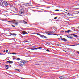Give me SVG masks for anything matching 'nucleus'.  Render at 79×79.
Here are the masks:
<instances>
[{
  "instance_id": "f257e3e1",
  "label": "nucleus",
  "mask_w": 79,
  "mask_h": 79,
  "mask_svg": "<svg viewBox=\"0 0 79 79\" xmlns=\"http://www.w3.org/2000/svg\"><path fill=\"white\" fill-rule=\"evenodd\" d=\"M24 9H21L20 10L19 13L21 14H23V13H24Z\"/></svg>"
},
{
  "instance_id": "f03ea898",
  "label": "nucleus",
  "mask_w": 79,
  "mask_h": 79,
  "mask_svg": "<svg viewBox=\"0 0 79 79\" xmlns=\"http://www.w3.org/2000/svg\"><path fill=\"white\" fill-rule=\"evenodd\" d=\"M3 3L4 5H5V6H7V5H8V3L7 2L4 1Z\"/></svg>"
},
{
  "instance_id": "7ed1b4c3",
  "label": "nucleus",
  "mask_w": 79,
  "mask_h": 79,
  "mask_svg": "<svg viewBox=\"0 0 79 79\" xmlns=\"http://www.w3.org/2000/svg\"><path fill=\"white\" fill-rule=\"evenodd\" d=\"M6 63H9V64H13V61H11L10 60H9L8 61H7V62H6Z\"/></svg>"
},
{
  "instance_id": "20e7f679",
  "label": "nucleus",
  "mask_w": 79,
  "mask_h": 79,
  "mask_svg": "<svg viewBox=\"0 0 79 79\" xmlns=\"http://www.w3.org/2000/svg\"><path fill=\"white\" fill-rule=\"evenodd\" d=\"M10 8H11L12 9H15V6L11 5L10 6Z\"/></svg>"
},
{
  "instance_id": "39448f33",
  "label": "nucleus",
  "mask_w": 79,
  "mask_h": 79,
  "mask_svg": "<svg viewBox=\"0 0 79 79\" xmlns=\"http://www.w3.org/2000/svg\"><path fill=\"white\" fill-rule=\"evenodd\" d=\"M61 40H62V41H64V42H66L67 41V40L65 38L61 39Z\"/></svg>"
},
{
  "instance_id": "423d86ee",
  "label": "nucleus",
  "mask_w": 79,
  "mask_h": 79,
  "mask_svg": "<svg viewBox=\"0 0 79 79\" xmlns=\"http://www.w3.org/2000/svg\"><path fill=\"white\" fill-rule=\"evenodd\" d=\"M20 62L21 63H23V64H25V60H23L20 61Z\"/></svg>"
},
{
  "instance_id": "0eeeda50",
  "label": "nucleus",
  "mask_w": 79,
  "mask_h": 79,
  "mask_svg": "<svg viewBox=\"0 0 79 79\" xmlns=\"http://www.w3.org/2000/svg\"><path fill=\"white\" fill-rule=\"evenodd\" d=\"M23 3V6H27V3Z\"/></svg>"
},
{
  "instance_id": "6e6552de",
  "label": "nucleus",
  "mask_w": 79,
  "mask_h": 79,
  "mask_svg": "<svg viewBox=\"0 0 79 79\" xmlns=\"http://www.w3.org/2000/svg\"><path fill=\"white\" fill-rule=\"evenodd\" d=\"M70 31L71 30H69L67 31H65V32H66V33H69Z\"/></svg>"
},
{
  "instance_id": "1a4fd4ad",
  "label": "nucleus",
  "mask_w": 79,
  "mask_h": 79,
  "mask_svg": "<svg viewBox=\"0 0 79 79\" xmlns=\"http://www.w3.org/2000/svg\"><path fill=\"white\" fill-rule=\"evenodd\" d=\"M41 37H42V38H43L44 39V38H45V39H47V37H46V36H45L44 35H41Z\"/></svg>"
},
{
  "instance_id": "9d476101",
  "label": "nucleus",
  "mask_w": 79,
  "mask_h": 79,
  "mask_svg": "<svg viewBox=\"0 0 79 79\" xmlns=\"http://www.w3.org/2000/svg\"><path fill=\"white\" fill-rule=\"evenodd\" d=\"M22 33L23 35H24V34H28V33H27V32H26V31H23L22 32Z\"/></svg>"
},
{
  "instance_id": "9b49d317",
  "label": "nucleus",
  "mask_w": 79,
  "mask_h": 79,
  "mask_svg": "<svg viewBox=\"0 0 79 79\" xmlns=\"http://www.w3.org/2000/svg\"><path fill=\"white\" fill-rule=\"evenodd\" d=\"M14 69L15 70H16L17 71H19V72H20L21 71L20 69Z\"/></svg>"
},
{
  "instance_id": "f8f14e48",
  "label": "nucleus",
  "mask_w": 79,
  "mask_h": 79,
  "mask_svg": "<svg viewBox=\"0 0 79 79\" xmlns=\"http://www.w3.org/2000/svg\"><path fill=\"white\" fill-rule=\"evenodd\" d=\"M60 79H63V78L65 79L66 78H65V77L64 76H62L60 77Z\"/></svg>"
},
{
  "instance_id": "ddd939ff",
  "label": "nucleus",
  "mask_w": 79,
  "mask_h": 79,
  "mask_svg": "<svg viewBox=\"0 0 79 79\" xmlns=\"http://www.w3.org/2000/svg\"><path fill=\"white\" fill-rule=\"evenodd\" d=\"M68 16H73V15H72V14H71V13H68Z\"/></svg>"
},
{
  "instance_id": "4468645a",
  "label": "nucleus",
  "mask_w": 79,
  "mask_h": 79,
  "mask_svg": "<svg viewBox=\"0 0 79 79\" xmlns=\"http://www.w3.org/2000/svg\"><path fill=\"white\" fill-rule=\"evenodd\" d=\"M36 34L38 35H39L40 36V37H41V35H40V34L38 33H36Z\"/></svg>"
},
{
  "instance_id": "2eb2a0df",
  "label": "nucleus",
  "mask_w": 79,
  "mask_h": 79,
  "mask_svg": "<svg viewBox=\"0 0 79 79\" xmlns=\"http://www.w3.org/2000/svg\"><path fill=\"white\" fill-rule=\"evenodd\" d=\"M73 36L75 37H76V38H77V36L76 35L74 34Z\"/></svg>"
},
{
  "instance_id": "dca6fc26",
  "label": "nucleus",
  "mask_w": 79,
  "mask_h": 79,
  "mask_svg": "<svg viewBox=\"0 0 79 79\" xmlns=\"http://www.w3.org/2000/svg\"><path fill=\"white\" fill-rule=\"evenodd\" d=\"M54 11H60V10L56 9V10H54Z\"/></svg>"
},
{
  "instance_id": "f3484780",
  "label": "nucleus",
  "mask_w": 79,
  "mask_h": 79,
  "mask_svg": "<svg viewBox=\"0 0 79 79\" xmlns=\"http://www.w3.org/2000/svg\"><path fill=\"white\" fill-rule=\"evenodd\" d=\"M23 21L24 22V24H27V22L24 21V20H23Z\"/></svg>"
},
{
  "instance_id": "a211bd4d",
  "label": "nucleus",
  "mask_w": 79,
  "mask_h": 79,
  "mask_svg": "<svg viewBox=\"0 0 79 79\" xmlns=\"http://www.w3.org/2000/svg\"><path fill=\"white\" fill-rule=\"evenodd\" d=\"M28 62H29V61H28L27 60H26V61L25 60V64H26V63H28Z\"/></svg>"
},
{
  "instance_id": "6ab92c4d",
  "label": "nucleus",
  "mask_w": 79,
  "mask_h": 79,
  "mask_svg": "<svg viewBox=\"0 0 79 79\" xmlns=\"http://www.w3.org/2000/svg\"><path fill=\"white\" fill-rule=\"evenodd\" d=\"M19 64V66H23V64H22L21 63Z\"/></svg>"
},
{
  "instance_id": "aec40b11",
  "label": "nucleus",
  "mask_w": 79,
  "mask_h": 79,
  "mask_svg": "<svg viewBox=\"0 0 79 79\" xmlns=\"http://www.w3.org/2000/svg\"><path fill=\"white\" fill-rule=\"evenodd\" d=\"M58 18V17H56L54 18V19H56Z\"/></svg>"
},
{
  "instance_id": "412c9836",
  "label": "nucleus",
  "mask_w": 79,
  "mask_h": 79,
  "mask_svg": "<svg viewBox=\"0 0 79 79\" xmlns=\"http://www.w3.org/2000/svg\"><path fill=\"white\" fill-rule=\"evenodd\" d=\"M12 54L13 55H17V53H12Z\"/></svg>"
},
{
  "instance_id": "4be33fe9",
  "label": "nucleus",
  "mask_w": 79,
  "mask_h": 79,
  "mask_svg": "<svg viewBox=\"0 0 79 79\" xmlns=\"http://www.w3.org/2000/svg\"><path fill=\"white\" fill-rule=\"evenodd\" d=\"M15 24H16V25H18V22H16L15 23Z\"/></svg>"
},
{
  "instance_id": "5701e85b",
  "label": "nucleus",
  "mask_w": 79,
  "mask_h": 79,
  "mask_svg": "<svg viewBox=\"0 0 79 79\" xmlns=\"http://www.w3.org/2000/svg\"><path fill=\"white\" fill-rule=\"evenodd\" d=\"M66 37H68V38H70V37L69 35H67L66 36Z\"/></svg>"
},
{
  "instance_id": "b1692460",
  "label": "nucleus",
  "mask_w": 79,
  "mask_h": 79,
  "mask_svg": "<svg viewBox=\"0 0 79 79\" xmlns=\"http://www.w3.org/2000/svg\"><path fill=\"white\" fill-rule=\"evenodd\" d=\"M70 46L71 47H74V46H75V45H70Z\"/></svg>"
},
{
  "instance_id": "393cba45",
  "label": "nucleus",
  "mask_w": 79,
  "mask_h": 79,
  "mask_svg": "<svg viewBox=\"0 0 79 79\" xmlns=\"http://www.w3.org/2000/svg\"><path fill=\"white\" fill-rule=\"evenodd\" d=\"M16 60H17L19 61L20 60V58H18L17 59H16Z\"/></svg>"
},
{
  "instance_id": "a878e982",
  "label": "nucleus",
  "mask_w": 79,
  "mask_h": 79,
  "mask_svg": "<svg viewBox=\"0 0 79 79\" xmlns=\"http://www.w3.org/2000/svg\"><path fill=\"white\" fill-rule=\"evenodd\" d=\"M53 35H57V36H58V35H56V34H54Z\"/></svg>"
},
{
  "instance_id": "bb28decb",
  "label": "nucleus",
  "mask_w": 79,
  "mask_h": 79,
  "mask_svg": "<svg viewBox=\"0 0 79 79\" xmlns=\"http://www.w3.org/2000/svg\"><path fill=\"white\" fill-rule=\"evenodd\" d=\"M39 49H41L42 48L41 47H40L38 48Z\"/></svg>"
},
{
  "instance_id": "cd10ccee",
  "label": "nucleus",
  "mask_w": 79,
  "mask_h": 79,
  "mask_svg": "<svg viewBox=\"0 0 79 79\" xmlns=\"http://www.w3.org/2000/svg\"><path fill=\"white\" fill-rule=\"evenodd\" d=\"M75 6H78L79 7V4Z\"/></svg>"
},
{
  "instance_id": "c85d7f7f",
  "label": "nucleus",
  "mask_w": 79,
  "mask_h": 79,
  "mask_svg": "<svg viewBox=\"0 0 79 79\" xmlns=\"http://www.w3.org/2000/svg\"><path fill=\"white\" fill-rule=\"evenodd\" d=\"M8 66H9L8 65H6V67H8Z\"/></svg>"
},
{
  "instance_id": "c756f323",
  "label": "nucleus",
  "mask_w": 79,
  "mask_h": 79,
  "mask_svg": "<svg viewBox=\"0 0 79 79\" xmlns=\"http://www.w3.org/2000/svg\"><path fill=\"white\" fill-rule=\"evenodd\" d=\"M2 2L1 1H0V5H2Z\"/></svg>"
},
{
  "instance_id": "7c9ffc66",
  "label": "nucleus",
  "mask_w": 79,
  "mask_h": 79,
  "mask_svg": "<svg viewBox=\"0 0 79 79\" xmlns=\"http://www.w3.org/2000/svg\"><path fill=\"white\" fill-rule=\"evenodd\" d=\"M47 34L48 35H52V34L50 33H48Z\"/></svg>"
},
{
  "instance_id": "2f4dec72",
  "label": "nucleus",
  "mask_w": 79,
  "mask_h": 79,
  "mask_svg": "<svg viewBox=\"0 0 79 79\" xmlns=\"http://www.w3.org/2000/svg\"><path fill=\"white\" fill-rule=\"evenodd\" d=\"M63 10H64V11L65 12V11H67V10H65V9H63Z\"/></svg>"
},
{
  "instance_id": "473e14b6",
  "label": "nucleus",
  "mask_w": 79,
  "mask_h": 79,
  "mask_svg": "<svg viewBox=\"0 0 79 79\" xmlns=\"http://www.w3.org/2000/svg\"><path fill=\"white\" fill-rule=\"evenodd\" d=\"M6 52H8V50H6Z\"/></svg>"
},
{
  "instance_id": "72a5a7b5",
  "label": "nucleus",
  "mask_w": 79,
  "mask_h": 79,
  "mask_svg": "<svg viewBox=\"0 0 79 79\" xmlns=\"http://www.w3.org/2000/svg\"><path fill=\"white\" fill-rule=\"evenodd\" d=\"M74 34H72L70 35H73L74 36Z\"/></svg>"
},
{
  "instance_id": "f704fd0d",
  "label": "nucleus",
  "mask_w": 79,
  "mask_h": 79,
  "mask_svg": "<svg viewBox=\"0 0 79 79\" xmlns=\"http://www.w3.org/2000/svg\"><path fill=\"white\" fill-rule=\"evenodd\" d=\"M11 26H12L13 27H15V26L13 25H11Z\"/></svg>"
},
{
  "instance_id": "c9c22d12",
  "label": "nucleus",
  "mask_w": 79,
  "mask_h": 79,
  "mask_svg": "<svg viewBox=\"0 0 79 79\" xmlns=\"http://www.w3.org/2000/svg\"><path fill=\"white\" fill-rule=\"evenodd\" d=\"M29 42V41H25V42Z\"/></svg>"
},
{
  "instance_id": "e433bc0d",
  "label": "nucleus",
  "mask_w": 79,
  "mask_h": 79,
  "mask_svg": "<svg viewBox=\"0 0 79 79\" xmlns=\"http://www.w3.org/2000/svg\"><path fill=\"white\" fill-rule=\"evenodd\" d=\"M13 34V35H16V34L14 33Z\"/></svg>"
},
{
  "instance_id": "4c0bfd02",
  "label": "nucleus",
  "mask_w": 79,
  "mask_h": 79,
  "mask_svg": "<svg viewBox=\"0 0 79 79\" xmlns=\"http://www.w3.org/2000/svg\"><path fill=\"white\" fill-rule=\"evenodd\" d=\"M46 51H47V52H49V50L47 49V50H46Z\"/></svg>"
},
{
  "instance_id": "58836bf2",
  "label": "nucleus",
  "mask_w": 79,
  "mask_h": 79,
  "mask_svg": "<svg viewBox=\"0 0 79 79\" xmlns=\"http://www.w3.org/2000/svg\"><path fill=\"white\" fill-rule=\"evenodd\" d=\"M47 44L48 45H50V44H49V43H47Z\"/></svg>"
},
{
  "instance_id": "ea45409f",
  "label": "nucleus",
  "mask_w": 79,
  "mask_h": 79,
  "mask_svg": "<svg viewBox=\"0 0 79 79\" xmlns=\"http://www.w3.org/2000/svg\"><path fill=\"white\" fill-rule=\"evenodd\" d=\"M30 6H32L33 5H30Z\"/></svg>"
},
{
  "instance_id": "a19ab883",
  "label": "nucleus",
  "mask_w": 79,
  "mask_h": 79,
  "mask_svg": "<svg viewBox=\"0 0 79 79\" xmlns=\"http://www.w3.org/2000/svg\"><path fill=\"white\" fill-rule=\"evenodd\" d=\"M3 52H5V50L3 51Z\"/></svg>"
},
{
  "instance_id": "79ce46f5",
  "label": "nucleus",
  "mask_w": 79,
  "mask_h": 79,
  "mask_svg": "<svg viewBox=\"0 0 79 79\" xmlns=\"http://www.w3.org/2000/svg\"><path fill=\"white\" fill-rule=\"evenodd\" d=\"M33 34H35V33H33Z\"/></svg>"
},
{
  "instance_id": "37998d69",
  "label": "nucleus",
  "mask_w": 79,
  "mask_h": 79,
  "mask_svg": "<svg viewBox=\"0 0 79 79\" xmlns=\"http://www.w3.org/2000/svg\"><path fill=\"white\" fill-rule=\"evenodd\" d=\"M8 22H11L10 21H8Z\"/></svg>"
},
{
  "instance_id": "c03bdc74",
  "label": "nucleus",
  "mask_w": 79,
  "mask_h": 79,
  "mask_svg": "<svg viewBox=\"0 0 79 79\" xmlns=\"http://www.w3.org/2000/svg\"><path fill=\"white\" fill-rule=\"evenodd\" d=\"M31 50H34V49H31Z\"/></svg>"
},
{
  "instance_id": "a18cd8bd",
  "label": "nucleus",
  "mask_w": 79,
  "mask_h": 79,
  "mask_svg": "<svg viewBox=\"0 0 79 79\" xmlns=\"http://www.w3.org/2000/svg\"><path fill=\"white\" fill-rule=\"evenodd\" d=\"M78 54H79V52H78Z\"/></svg>"
},
{
  "instance_id": "49530a36",
  "label": "nucleus",
  "mask_w": 79,
  "mask_h": 79,
  "mask_svg": "<svg viewBox=\"0 0 79 79\" xmlns=\"http://www.w3.org/2000/svg\"><path fill=\"white\" fill-rule=\"evenodd\" d=\"M0 13H1V10H0Z\"/></svg>"
},
{
  "instance_id": "de8ad7c7",
  "label": "nucleus",
  "mask_w": 79,
  "mask_h": 79,
  "mask_svg": "<svg viewBox=\"0 0 79 79\" xmlns=\"http://www.w3.org/2000/svg\"><path fill=\"white\" fill-rule=\"evenodd\" d=\"M0 55H2V53H0Z\"/></svg>"
},
{
  "instance_id": "09e8293b",
  "label": "nucleus",
  "mask_w": 79,
  "mask_h": 79,
  "mask_svg": "<svg viewBox=\"0 0 79 79\" xmlns=\"http://www.w3.org/2000/svg\"><path fill=\"white\" fill-rule=\"evenodd\" d=\"M62 32H64V31H62Z\"/></svg>"
},
{
  "instance_id": "8fccbe9b",
  "label": "nucleus",
  "mask_w": 79,
  "mask_h": 79,
  "mask_svg": "<svg viewBox=\"0 0 79 79\" xmlns=\"http://www.w3.org/2000/svg\"><path fill=\"white\" fill-rule=\"evenodd\" d=\"M60 38H62V37L61 36H60Z\"/></svg>"
},
{
  "instance_id": "3c124183",
  "label": "nucleus",
  "mask_w": 79,
  "mask_h": 79,
  "mask_svg": "<svg viewBox=\"0 0 79 79\" xmlns=\"http://www.w3.org/2000/svg\"><path fill=\"white\" fill-rule=\"evenodd\" d=\"M78 13H79V11L78 12Z\"/></svg>"
},
{
  "instance_id": "603ef678",
  "label": "nucleus",
  "mask_w": 79,
  "mask_h": 79,
  "mask_svg": "<svg viewBox=\"0 0 79 79\" xmlns=\"http://www.w3.org/2000/svg\"><path fill=\"white\" fill-rule=\"evenodd\" d=\"M64 51L65 52H66V51H64Z\"/></svg>"
},
{
  "instance_id": "864d4df0",
  "label": "nucleus",
  "mask_w": 79,
  "mask_h": 79,
  "mask_svg": "<svg viewBox=\"0 0 79 79\" xmlns=\"http://www.w3.org/2000/svg\"><path fill=\"white\" fill-rule=\"evenodd\" d=\"M71 18V17H69V18Z\"/></svg>"
},
{
  "instance_id": "5fc2aeb1",
  "label": "nucleus",
  "mask_w": 79,
  "mask_h": 79,
  "mask_svg": "<svg viewBox=\"0 0 79 79\" xmlns=\"http://www.w3.org/2000/svg\"><path fill=\"white\" fill-rule=\"evenodd\" d=\"M10 54V53H8V54Z\"/></svg>"
},
{
  "instance_id": "6e6d98bb",
  "label": "nucleus",
  "mask_w": 79,
  "mask_h": 79,
  "mask_svg": "<svg viewBox=\"0 0 79 79\" xmlns=\"http://www.w3.org/2000/svg\"><path fill=\"white\" fill-rule=\"evenodd\" d=\"M10 54H11V53H10Z\"/></svg>"
},
{
  "instance_id": "4d7b16f0",
  "label": "nucleus",
  "mask_w": 79,
  "mask_h": 79,
  "mask_svg": "<svg viewBox=\"0 0 79 79\" xmlns=\"http://www.w3.org/2000/svg\"><path fill=\"white\" fill-rule=\"evenodd\" d=\"M30 3H29V5H30Z\"/></svg>"
},
{
  "instance_id": "13d9d810",
  "label": "nucleus",
  "mask_w": 79,
  "mask_h": 79,
  "mask_svg": "<svg viewBox=\"0 0 79 79\" xmlns=\"http://www.w3.org/2000/svg\"><path fill=\"white\" fill-rule=\"evenodd\" d=\"M60 11H63L61 10H60Z\"/></svg>"
},
{
  "instance_id": "bf43d9fd",
  "label": "nucleus",
  "mask_w": 79,
  "mask_h": 79,
  "mask_svg": "<svg viewBox=\"0 0 79 79\" xmlns=\"http://www.w3.org/2000/svg\"><path fill=\"white\" fill-rule=\"evenodd\" d=\"M48 8H50V7Z\"/></svg>"
},
{
  "instance_id": "052dcab7",
  "label": "nucleus",
  "mask_w": 79,
  "mask_h": 79,
  "mask_svg": "<svg viewBox=\"0 0 79 79\" xmlns=\"http://www.w3.org/2000/svg\"><path fill=\"white\" fill-rule=\"evenodd\" d=\"M23 79H25V78H23Z\"/></svg>"
}]
</instances>
